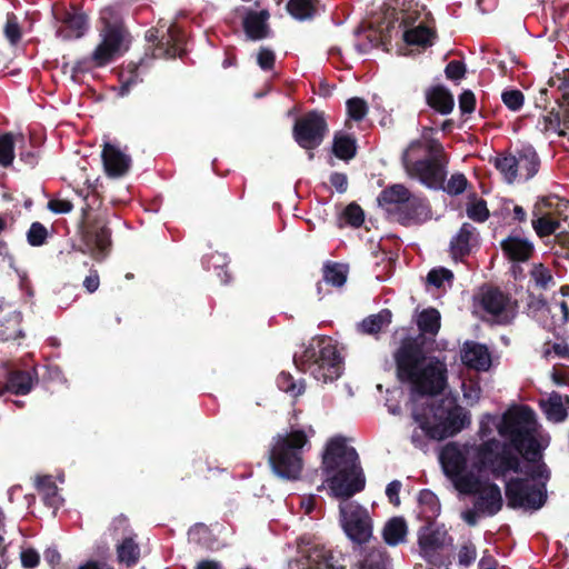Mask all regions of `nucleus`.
I'll use <instances>...</instances> for the list:
<instances>
[{
    "label": "nucleus",
    "mask_w": 569,
    "mask_h": 569,
    "mask_svg": "<svg viewBox=\"0 0 569 569\" xmlns=\"http://www.w3.org/2000/svg\"><path fill=\"white\" fill-rule=\"evenodd\" d=\"M499 435L508 442L496 438L477 446L472 456V468L479 473L489 472L501 479L513 472L525 477H512L505 486L507 505L511 509L537 511L547 502V482L551 471L543 460L548 443L539 439L533 410L521 406L502 416Z\"/></svg>",
    "instance_id": "obj_1"
},
{
    "label": "nucleus",
    "mask_w": 569,
    "mask_h": 569,
    "mask_svg": "<svg viewBox=\"0 0 569 569\" xmlns=\"http://www.w3.org/2000/svg\"><path fill=\"white\" fill-rule=\"evenodd\" d=\"M321 468L336 497L348 499L365 488L366 479L359 456L342 437L333 438L328 442Z\"/></svg>",
    "instance_id": "obj_2"
},
{
    "label": "nucleus",
    "mask_w": 569,
    "mask_h": 569,
    "mask_svg": "<svg viewBox=\"0 0 569 569\" xmlns=\"http://www.w3.org/2000/svg\"><path fill=\"white\" fill-rule=\"evenodd\" d=\"M310 441L302 429L277 433L268 450V463L274 476L282 480H298L303 470V450Z\"/></svg>",
    "instance_id": "obj_3"
},
{
    "label": "nucleus",
    "mask_w": 569,
    "mask_h": 569,
    "mask_svg": "<svg viewBox=\"0 0 569 569\" xmlns=\"http://www.w3.org/2000/svg\"><path fill=\"white\" fill-rule=\"evenodd\" d=\"M293 362L300 371L310 372L316 380L325 383L338 379L342 373V358L328 337L312 339L301 355L293 356Z\"/></svg>",
    "instance_id": "obj_4"
},
{
    "label": "nucleus",
    "mask_w": 569,
    "mask_h": 569,
    "mask_svg": "<svg viewBox=\"0 0 569 569\" xmlns=\"http://www.w3.org/2000/svg\"><path fill=\"white\" fill-rule=\"evenodd\" d=\"M293 362L300 371L310 372L316 380L325 383L338 379L342 373V358L328 337L312 339L301 355L293 356Z\"/></svg>",
    "instance_id": "obj_5"
},
{
    "label": "nucleus",
    "mask_w": 569,
    "mask_h": 569,
    "mask_svg": "<svg viewBox=\"0 0 569 569\" xmlns=\"http://www.w3.org/2000/svg\"><path fill=\"white\" fill-rule=\"evenodd\" d=\"M423 149V142L419 139L413 140L403 150L401 156L402 166L407 174L417 179L421 184L429 189L439 190L443 188L447 178V166L449 160L416 158Z\"/></svg>",
    "instance_id": "obj_6"
},
{
    "label": "nucleus",
    "mask_w": 569,
    "mask_h": 569,
    "mask_svg": "<svg viewBox=\"0 0 569 569\" xmlns=\"http://www.w3.org/2000/svg\"><path fill=\"white\" fill-rule=\"evenodd\" d=\"M531 216L532 229L540 239L555 238L569 220V202L553 203L549 198H541L533 204Z\"/></svg>",
    "instance_id": "obj_7"
},
{
    "label": "nucleus",
    "mask_w": 569,
    "mask_h": 569,
    "mask_svg": "<svg viewBox=\"0 0 569 569\" xmlns=\"http://www.w3.org/2000/svg\"><path fill=\"white\" fill-rule=\"evenodd\" d=\"M425 342L426 338L422 335L407 336L400 340L392 355L399 381L403 382L413 377L415 371L429 359Z\"/></svg>",
    "instance_id": "obj_8"
},
{
    "label": "nucleus",
    "mask_w": 569,
    "mask_h": 569,
    "mask_svg": "<svg viewBox=\"0 0 569 569\" xmlns=\"http://www.w3.org/2000/svg\"><path fill=\"white\" fill-rule=\"evenodd\" d=\"M328 131L323 113L312 110L296 119L292 137L300 148L309 151V159H312V151L323 142Z\"/></svg>",
    "instance_id": "obj_9"
},
{
    "label": "nucleus",
    "mask_w": 569,
    "mask_h": 569,
    "mask_svg": "<svg viewBox=\"0 0 569 569\" xmlns=\"http://www.w3.org/2000/svg\"><path fill=\"white\" fill-rule=\"evenodd\" d=\"M447 367L437 357H430L415 371V376L407 379L415 392L420 396H438L447 387Z\"/></svg>",
    "instance_id": "obj_10"
},
{
    "label": "nucleus",
    "mask_w": 569,
    "mask_h": 569,
    "mask_svg": "<svg viewBox=\"0 0 569 569\" xmlns=\"http://www.w3.org/2000/svg\"><path fill=\"white\" fill-rule=\"evenodd\" d=\"M90 209L89 206H86L81 210L80 236L88 251L96 259H100L108 253L111 247V230L101 218L88 220Z\"/></svg>",
    "instance_id": "obj_11"
},
{
    "label": "nucleus",
    "mask_w": 569,
    "mask_h": 569,
    "mask_svg": "<svg viewBox=\"0 0 569 569\" xmlns=\"http://www.w3.org/2000/svg\"><path fill=\"white\" fill-rule=\"evenodd\" d=\"M560 96L556 98L558 108H552L539 119L542 132H556L559 137H569V79L558 77Z\"/></svg>",
    "instance_id": "obj_12"
},
{
    "label": "nucleus",
    "mask_w": 569,
    "mask_h": 569,
    "mask_svg": "<svg viewBox=\"0 0 569 569\" xmlns=\"http://www.w3.org/2000/svg\"><path fill=\"white\" fill-rule=\"evenodd\" d=\"M343 518V530L347 536L356 543L367 542L372 535L371 518L368 511L358 506L349 503L340 508Z\"/></svg>",
    "instance_id": "obj_13"
},
{
    "label": "nucleus",
    "mask_w": 569,
    "mask_h": 569,
    "mask_svg": "<svg viewBox=\"0 0 569 569\" xmlns=\"http://www.w3.org/2000/svg\"><path fill=\"white\" fill-rule=\"evenodd\" d=\"M52 13L61 26L57 29V37L62 40L81 38L88 28V17L84 12L72 7L68 9L62 4H54Z\"/></svg>",
    "instance_id": "obj_14"
},
{
    "label": "nucleus",
    "mask_w": 569,
    "mask_h": 569,
    "mask_svg": "<svg viewBox=\"0 0 569 569\" xmlns=\"http://www.w3.org/2000/svg\"><path fill=\"white\" fill-rule=\"evenodd\" d=\"M447 536L445 526H439L436 522L425 523L419 528V552L430 565H438L439 551L445 547Z\"/></svg>",
    "instance_id": "obj_15"
},
{
    "label": "nucleus",
    "mask_w": 569,
    "mask_h": 569,
    "mask_svg": "<svg viewBox=\"0 0 569 569\" xmlns=\"http://www.w3.org/2000/svg\"><path fill=\"white\" fill-rule=\"evenodd\" d=\"M101 37L102 41L94 49L90 58L96 67L108 64L120 51L124 39V30L121 26L107 21Z\"/></svg>",
    "instance_id": "obj_16"
},
{
    "label": "nucleus",
    "mask_w": 569,
    "mask_h": 569,
    "mask_svg": "<svg viewBox=\"0 0 569 569\" xmlns=\"http://www.w3.org/2000/svg\"><path fill=\"white\" fill-rule=\"evenodd\" d=\"M393 218L402 226L420 224L431 218V207L426 197L410 193Z\"/></svg>",
    "instance_id": "obj_17"
},
{
    "label": "nucleus",
    "mask_w": 569,
    "mask_h": 569,
    "mask_svg": "<svg viewBox=\"0 0 569 569\" xmlns=\"http://www.w3.org/2000/svg\"><path fill=\"white\" fill-rule=\"evenodd\" d=\"M146 38L149 42L154 44V58H176L178 54L179 30L174 24H171L166 33L159 34V29L151 28L147 31Z\"/></svg>",
    "instance_id": "obj_18"
},
{
    "label": "nucleus",
    "mask_w": 569,
    "mask_h": 569,
    "mask_svg": "<svg viewBox=\"0 0 569 569\" xmlns=\"http://www.w3.org/2000/svg\"><path fill=\"white\" fill-rule=\"evenodd\" d=\"M291 569H346L338 566L331 550L323 546H313L291 565Z\"/></svg>",
    "instance_id": "obj_19"
},
{
    "label": "nucleus",
    "mask_w": 569,
    "mask_h": 569,
    "mask_svg": "<svg viewBox=\"0 0 569 569\" xmlns=\"http://www.w3.org/2000/svg\"><path fill=\"white\" fill-rule=\"evenodd\" d=\"M480 305L487 313L493 316L501 325H507L512 319L507 310L510 305V298L499 288H489L483 291Z\"/></svg>",
    "instance_id": "obj_20"
},
{
    "label": "nucleus",
    "mask_w": 569,
    "mask_h": 569,
    "mask_svg": "<svg viewBox=\"0 0 569 569\" xmlns=\"http://www.w3.org/2000/svg\"><path fill=\"white\" fill-rule=\"evenodd\" d=\"M461 362L476 371H488L491 367V355L486 345L466 341L461 349Z\"/></svg>",
    "instance_id": "obj_21"
},
{
    "label": "nucleus",
    "mask_w": 569,
    "mask_h": 569,
    "mask_svg": "<svg viewBox=\"0 0 569 569\" xmlns=\"http://www.w3.org/2000/svg\"><path fill=\"white\" fill-rule=\"evenodd\" d=\"M505 257L512 262H527L535 253L533 243L527 238L510 234L500 242Z\"/></svg>",
    "instance_id": "obj_22"
},
{
    "label": "nucleus",
    "mask_w": 569,
    "mask_h": 569,
    "mask_svg": "<svg viewBox=\"0 0 569 569\" xmlns=\"http://www.w3.org/2000/svg\"><path fill=\"white\" fill-rule=\"evenodd\" d=\"M469 422V417L463 409L456 406L448 410L447 416L440 422L436 423L435 431L437 432L433 435L437 440H443L460 432Z\"/></svg>",
    "instance_id": "obj_23"
},
{
    "label": "nucleus",
    "mask_w": 569,
    "mask_h": 569,
    "mask_svg": "<svg viewBox=\"0 0 569 569\" xmlns=\"http://www.w3.org/2000/svg\"><path fill=\"white\" fill-rule=\"evenodd\" d=\"M109 177H123L130 169L131 158L111 143H106L101 153Z\"/></svg>",
    "instance_id": "obj_24"
},
{
    "label": "nucleus",
    "mask_w": 569,
    "mask_h": 569,
    "mask_svg": "<svg viewBox=\"0 0 569 569\" xmlns=\"http://www.w3.org/2000/svg\"><path fill=\"white\" fill-rule=\"evenodd\" d=\"M476 496L473 507L478 511L488 516H495L501 510L503 500L501 490L497 483H485L481 491L477 492Z\"/></svg>",
    "instance_id": "obj_25"
},
{
    "label": "nucleus",
    "mask_w": 569,
    "mask_h": 569,
    "mask_svg": "<svg viewBox=\"0 0 569 569\" xmlns=\"http://www.w3.org/2000/svg\"><path fill=\"white\" fill-rule=\"evenodd\" d=\"M410 193V190L405 184L395 183L382 189L377 201L390 217H393L403 202L409 199Z\"/></svg>",
    "instance_id": "obj_26"
},
{
    "label": "nucleus",
    "mask_w": 569,
    "mask_h": 569,
    "mask_svg": "<svg viewBox=\"0 0 569 569\" xmlns=\"http://www.w3.org/2000/svg\"><path fill=\"white\" fill-rule=\"evenodd\" d=\"M517 160L518 178L526 181L532 179L540 169V158L531 144H523L515 150Z\"/></svg>",
    "instance_id": "obj_27"
},
{
    "label": "nucleus",
    "mask_w": 569,
    "mask_h": 569,
    "mask_svg": "<svg viewBox=\"0 0 569 569\" xmlns=\"http://www.w3.org/2000/svg\"><path fill=\"white\" fill-rule=\"evenodd\" d=\"M440 461L448 476H459L467 467V458L456 442L447 443L443 447L440 453Z\"/></svg>",
    "instance_id": "obj_28"
},
{
    "label": "nucleus",
    "mask_w": 569,
    "mask_h": 569,
    "mask_svg": "<svg viewBox=\"0 0 569 569\" xmlns=\"http://www.w3.org/2000/svg\"><path fill=\"white\" fill-rule=\"evenodd\" d=\"M270 14L268 10L248 11L242 21L243 30L251 40H261L269 36V26L267 23Z\"/></svg>",
    "instance_id": "obj_29"
},
{
    "label": "nucleus",
    "mask_w": 569,
    "mask_h": 569,
    "mask_svg": "<svg viewBox=\"0 0 569 569\" xmlns=\"http://www.w3.org/2000/svg\"><path fill=\"white\" fill-rule=\"evenodd\" d=\"M412 6V0H390L386 10V17L390 19V24L395 22H400V27L412 24L419 18L417 10L411 12Z\"/></svg>",
    "instance_id": "obj_30"
},
{
    "label": "nucleus",
    "mask_w": 569,
    "mask_h": 569,
    "mask_svg": "<svg viewBox=\"0 0 569 569\" xmlns=\"http://www.w3.org/2000/svg\"><path fill=\"white\" fill-rule=\"evenodd\" d=\"M476 228L469 223H462L458 233L450 241V252L455 260H462L469 256L472 248V241L475 238Z\"/></svg>",
    "instance_id": "obj_31"
},
{
    "label": "nucleus",
    "mask_w": 569,
    "mask_h": 569,
    "mask_svg": "<svg viewBox=\"0 0 569 569\" xmlns=\"http://www.w3.org/2000/svg\"><path fill=\"white\" fill-rule=\"evenodd\" d=\"M426 102L441 114H449L455 107L452 93L441 84L431 86L426 90Z\"/></svg>",
    "instance_id": "obj_32"
},
{
    "label": "nucleus",
    "mask_w": 569,
    "mask_h": 569,
    "mask_svg": "<svg viewBox=\"0 0 569 569\" xmlns=\"http://www.w3.org/2000/svg\"><path fill=\"white\" fill-rule=\"evenodd\" d=\"M16 144L22 147L26 144L23 133L12 131L0 133V167L10 168L16 158Z\"/></svg>",
    "instance_id": "obj_33"
},
{
    "label": "nucleus",
    "mask_w": 569,
    "mask_h": 569,
    "mask_svg": "<svg viewBox=\"0 0 569 569\" xmlns=\"http://www.w3.org/2000/svg\"><path fill=\"white\" fill-rule=\"evenodd\" d=\"M441 506L438 497L429 489H422L418 496V518L425 523L436 522Z\"/></svg>",
    "instance_id": "obj_34"
},
{
    "label": "nucleus",
    "mask_w": 569,
    "mask_h": 569,
    "mask_svg": "<svg viewBox=\"0 0 569 569\" xmlns=\"http://www.w3.org/2000/svg\"><path fill=\"white\" fill-rule=\"evenodd\" d=\"M38 381L37 372L32 370H14L9 373L7 389L14 395H27Z\"/></svg>",
    "instance_id": "obj_35"
},
{
    "label": "nucleus",
    "mask_w": 569,
    "mask_h": 569,
    "mask_svg": "<svg viewBox=\"0 0 569 569\" xmlns=\"http://www.w3.org/2000/svg\"><path fill=\"white\" fill-rule=\"evenodd\" d=\"M407 535L408 526L402 517H392L386 522L382 529L383 541L390 547L403 543L407 539Z\"/></svg>",
    "instance_id": "obj_36"
},
{
    "label": "nucleus",
    "mask_w": 569,
    "mask_h": 569,
    "mask_svg": "<svg viewBox=\"0 0 569 569\" xmlns=\"http://www.w3.org/2000/svg\"><path fill=\"white\" fill-rule=\"evenodd\" d=\"M490 162L500 172L507 183L511 184L518 179L519 172L515 152H498Z\"/></svg>",
    "instance_id": "obj_37"
},
{
    "label": "nucleus",
    "mask_w": 569,
    "mask_h": 569,
    "mask_svg": "<svg viewBox=\"0 0 569 569\" xmlns=\"http://www.w3.org/2000/svg\"><path fill=\"white\" fill-rule=\"evenodd\" d=\"M402 39L408 46H417L423 49L432 46L436 32L425 24L415 28L405 27Z\"/></svg>",
    "instance_id": "obj_38"
},
{
    "label": "nucleus",
    "mask_w": 569,
    "mask_h": 569,
    "mask_svg": "<svg viewBox=\"0 0 569 569\" xmlns=\"http://www.w3.org/2000/svg\"><path fill=\"white\" fill-rule=\"evenodd\" d=\"M441 326V316L436 308L423 309L417 318V327L419 335L426 338V335L431 337L437 336Z\"/></svg>",
    "instance_id": "obj_39"
},
{
    "label": "nucleus",
    "mask_w": 569,
    "mask_h": 569,
    "mask_svg": "<svg viewBox=\"0 0 569 569\" xmlns=\"http://www.w3.org/2000/svg\"><path fill=\"white\" fill-rule=\"evenodd\" d=\"M333 154L343 161H349L356 157L357 141L350 134L337 133L332 143Z\"/></svg>",
    "instance_id": "obj_40"
},
{
    "label": "nucleus",
    "mask_w": 569,
    "mask_h": 569,
    "mask_svg": "<svg viewBox=\"0 0 569 569\" xmlns=\"http://www.w3.org/2000/svg\"><path fill=\"white\" fill-rule=\"evenodd\" d=\"M117 557L120 563L127 567H132L138 563L140 559V547L133 537L124 538L121 543L117 546Z\"/></svg>",
    "instance_id": "obj_41"
},
{
    "label": "nucleus",
    "mask_w": 569,
    "mask_h": 569,
    "mask_svg": "<svg viewBox=\"0 0 569 569\" xmlns=\"http://www.w3.org/2000/svg\"><path fill=\"white\" fill-rule=\"evenodd\" d=\"M392 313L388 309H382L376 315L365 318L359 325L360 331L367 335H376L381 331L385 326L391 322Z\"/></svg>",
    "instance_id": "obj_42"
},
{
    "label": "nucleus",
    "mask_w": 569,
    "mask_h": 569,
    "mask_svg": "<svg viewBox=\"0 0 569 569\" xmlns=\"http://www.w3.org/2000/svg\"><path fill=\"white\" fill-rule=\"evenodd\" d=\"M390 557L388 552L382 549H371L368 551L363 559L360 561L359 569H390Z\"/></svg>",
    "instance_id": "obj_43"
},
{
    "label": "nucleus",
    "mask_w": 569,
    "mask_h": 569,
    "mask_svg": "<svg viewBox=\"0 0 569 569\" xmlns=\"http://www.w3.org/2000/svg\"><path fill=\"white\" fill-rule=\"evenodd\" d=\"M348 267L339 262H327L323 266V280L333 287H342L347 281Z\"/></svg>",
    "instance_id": "obj_44"
},
{
    "label": "nucleus",
    "mask_w": 569,
    "mask_h": 569,
    "mask_svg": "<svg viewBox=\"0 0 569 569\" xmlns=\"http://www.w3.org/2000/svg\"><path fill=\"white\" fill-rule=\"evenodd\" d=\"M543 407L547 418L553 422H562L568 416L567 409L563 407L562 396L558 392H552Z\"/></svg>",
    "instance_id": "obj_45"
},
{
    "label": "nucleus",
    "mask_w": 569,
    "mask_h": 569,
    "mask_svg": "<svg viewBox=\"0 0 569 569\" xmlns=\"http://www.w3.org/2000/svg\"><path fill=\"white\" fill-rule=\"evenodd\" d=\"M287 11L297 20L312 19L317 9L312 0H289Z\"/></svg>",
    "instance_id": "obj_46"
},
{
    "label": "nucleus",
    "mask_w": 569,
    "mask_h": 569,
    "mask_svg": "<svg viewBox=\"0 0 569 569\" xmlns=\"http://www.w3.org/2000/svg\"><path fill=\"white\" fill-rule=\"evenodd\" d=\"M457 477L456 487L457 489L465 493V495H475L477 492H480L482 489V486L485 485L479 476L475 475L473 472H462Z\"/></svg>",
    "instance_id": "obj_47"
},
{
    "label": "nucleus",
    "mask_w": 569,
    "mask_h": 569,
    "mask_svg": "<svg viewBox=\"0 0 569 569\" xmlns=\"http://www.w3.org/2000/svg\"><path fill=\"white\" fill-rule=\"evenodd\" d=\"M278 388L297 398L305 392L303 381H297L289 372H280L277 377Z\"/></svg>",
    "instance_id": "obj_48"
},
{
    "label": "nucleus",
    "mask_w": 569,
    "mask_h": 569,
    "mask_svg": "<svg viewBox=\"0 0 569 569\" xmlns=\"http://www.w3.org/2000/svg\"><path fill=\"white\" fill-rule=\"evenodd\" d=\"M188 535L191 542L202 548L211 549L213 546L211 531L203 523H196L190 528Z\"/></svg>",
    "instance_id": "obj_49"
},
{
    "label": "nucleus",
    "mask_w": 569,
    "mask_h": 569,
    "mask_svg": "<svg viewBox=\"0 0 569 569\" xmlns=\"http://www.w3.org/2000/svg\"><path fill=\"white\" fill-rule=\"evenodd\" d=\"M555 256L569 261V219L553 238Z\"/></svg>",
    "instance_id": "obj_50"
},
{
    "label": "nucleus",
    "mask_w": 569,
    "mask_h": 569,
    "mask_svg": "<svg viewBox=\"0 0 569 569\" xmlns=\"http://www.w3.org/2000/svg\"><path fill=\"white\" fill-rule=\"evenodd\" d=\"M48 236L47 228L41 222L34 221L27 231V241L31 247H41L46 243Z\"/></svg>",
    "instance_id": "obj_51"
},
{
    "label": "nucleus",
    "mask_w": 569,
    "mask_h": 569,
    "mask_svg": "<svg viewBox=\"0 0 569 569\" xmlns=\"http://www.w3.org/2000/svg\"><path fill=\"white\" fill-rule=\"evenodd\" d=\"M346 106L348 116L355 121H361L368 112V104L362 98H350L347 100Z\"/></svg>",
    "instance_id": "obj_52"
},
{
    "label": "nucleus",
    "mask_w": 569,
    "mask_h": 569,
    "mask_svg": "<svg viewBox=\"0 0 569 569\" xmlns=\"http://www.w3.org/2000/svg\"><path fill=\"white\" fill-rule=\"evenodd\" d=\"M468 180L463 173L457 172L453 173L448 182L441 188L450 196H459L463 193L467 189Z\"/></svg>",
    "instance_id": "obj_53"
},
{
    "label": "nucleus",
    "mask_w": 569,
    "mask_h": 569,
    "mask_svg": "<svg viewBox=\"0 0 569 569\" xmlns=\"http://www.w3.org/2000/svg\"><path fill=\"white\" fill-rule=\"evenodd\" d=\"M530 274L535 280L536 286L541 289L546 290L551 283H553V276L551 271L542 263L536 264Z\"/></svg>",
    "instance_id": "obj_54"
},
{
    "label": "nucleus",
    "mask_w": 569,
    "mask_h": 569,
    "mask_svg": "<svg viewBox=\"0 0 569 569\" xmlns=\"http://www.w3.org/2000/svg\"><path fill=\"white\" fill-rule=\"evenodd\" d=\"M501 100L509 110L519 111L525 103V96L518 89H509L501 93Z\"/></svg>",
    "instance_id": "obj_55"
},
{
    "label": "nucleus",
    "mask_w": 569,
    "mask_h": 569,
    "mask_svg": "<svg viewBox=\"0 0 569 569\" xmlns=\"http://www.w3.org/2000/svg\"><path fill=\"white\" fill-rule=\"evenodd\" d=\"M468 217L476 222H485L488 220L490 212L487 208V202L483 199H478L467 207Z\"/></svg>",
    "instance_id": "obj_56"
},
{
    "label": "nucleus",
    "mask_w": 569,
    "mask_h": 569,
    "mask_svg": "<svg viewBox=\"0 0 569 569\" xmlns=\"http://www.w3.org/2000/svg\"><path fill=\"white\" fill-rule=\"evenodd\" d=\"M343 218L350 226L359 228L365 222V212L358 203L351 202L345 208Z\"/></svg>",
    "instance_id": "obj_57"
},
{
    "label": "nucleus",
    "mask_w": 569,
    "mask_h": 569,
    "mask_svg": "<svg viewBox=\"0 0 569 569\" xmlns=\"http://www.w3.org/2000/svg\"><path fill=\"white\" fill-rule=\"evenodd\" d=\"M4 36L8 39V41L13 46L19 43L21 40V28L14 13L8 14L7 22L4 26Z\"/></svg>",
    "instance_id": "obj_58"
},
{
    "label": "nucleus",
    "mask_w": 569,
    "mask_h": 569,
    "mask_svg": "<svg viewBox=\"0 0 569 569\" xmlns=\"http://www.w3.org/2000/svg\"><path fill=\"white\" fill-rule=\"evenodd\" d=\"M453 279V273L451 270L447 268H437L429 271L427 276V280L430 284L436 288H440L445 281H450Z\"/></svg>",
    "instance_id": "obj_59"
},
{
    "label": "nucleus",
    "mask_w": 569,
    "mask_h": 569,
    "mask_svg": "<svg viewBox=\"0 0 569 569\" xmlns=\"http://www.w3.org/2000/svg\"><path fill=\"white\" fill-rule=\"evenodd\" d=\"M477 558L476 546L469 541L462 545L458 552V562L461 567H469Z\"/></svg>",
    "instance_id": "obj_60"
},
{
    "label": "nucleus",
    "mask_w": 569,
    "mask_h": 569,
    "mask_svg": "<svg viewBox=\"0 0 569 569\" xmlns=\"http://www.w3.org/2000/svg\"><path fill=\"white\" fill-rule=\"evenodd\" d=\"M466 72V64L459 60H451L445 68V74L447 79L452 81L461 80Z\"/></svg>",
    "instance_id": "obj_61"
},
{
    "label": "nucleus",
    "mask_w": 569,
    "mask_h": 569,
    "mask_svg": "<svg viewBox=\"0 0 569 569\" xmlns=\"http://www.w3.org/2000/svg\"><path fill=\"white\" fill-rule=\"evenodd\" d=\"M257 63L264 71L272 70L276 63L274 52L269 48H260L257 56Z\"/></svg>",
    "instance_id": "obj_62"
},
{
    "label": "nucleus",
    "mask_w": 569,
    "mask_h": 569,
    "mask_svg": "<svg viewBox=\"0 0 569 569\" xmlns=\"http://www.w3.org/2000/svg\"><path fill=\"white\" fill-rule=\"evenodd\" d=\"M459 109L462 114H470L476 109V96L475 93L467 89L463 90L459 96Z\"/></svg>",
    "instance_id": "obj_63"
},
{
    "label": "nucleus",
    "mask_w": 569,
    "mask_h": 569,
    "mask_svg": "<svg viewBox=\"0 0 569 569\" xmlns=\"http://www.w3.org/2000/svg\"><path fill=\"white\" fill-rule=\"evenodd\" d=\"M422 150L428 153L426 158L449 160L443 146L436 139H430Z\"/></svg>",
    "instance_id": "obj_64"
}]
</instances>
